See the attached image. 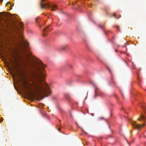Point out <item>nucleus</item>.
Instances as JSON below:
<instances>
[{"label":"nucleus","mask_w":146,"mask_h":146,"mask_svg":"<svg viewBox=\"0 0 146 146\" xmlns=\"http://www.w3.org/2000/svg\"><path fill=\"white\" fill-rule=\"evenodd\" d=\"M29 45L25 41L21 45L25 52L20 59V62L26 68L25 72L31 81L29 85L33 90L38 96L43 94L45 97H47L51 94L52 91L45 81L46 65L38 58L31 55V52L27 49Z\"/></svg>","instance_id":"nucleus-1"},{"label":"nucleus","mask_w":146,"mask_h":146,"mask_svg":"<svg viewBox=\"0 0 146 146\" xmlns=\"http://www.w3.org/2000/svg\"><path fill=\"white\" fill-rule=\"evenodd\" d=\"M23 24L21 23H19V26H18L15 23H13L11 25L12 28H13L14 31L17 34L18 36H19L20 38L23 40V38L22 35V33L23 29Z\"/></svg>","instance_id":"nucleus-2"},{"label":"nucleus","mask_w":146,"mask_h":146,"mask_svg":"<svg viewBox=\"0 0 146 146\" xmlns=\"http://www.w3.org/2000/svg\"><path fill=\"white\" fill-rule=\"evenodd\" d=\"M41 0L42 3L40 4V6L41 8L46 9L50 7L52 11H54L57 9V7L56 5L54 4H51L50 5L48 3H44V1L45 0Z\"/></svg>","instance_id":"nucleus-3"},{"label":"nucleus","mask_w":146,"mask_h":146,"mask_svg":"<svg viewBox=\"0 0 146 146\" xmlns=\"http://www.w3.org/2000/svg\"><path fill=\"white\" fill-rule=\"evenodd\" d=\"M142 108L143 109V111L141 113L140 117L138 118L137 120L140 121L142 120L145 121L146 116L143 114V112L145 114H146V108L145 107L143 106L142 107Z\"/></svg>","instance_id":"nucleus-4"},{"label":"nucleus","mask_w":146,"mask_h":146,"mask_svg":"<svg viewBox=\"0 0 146 146\" xmlns=\"http://www.w3.org/2000/svg\"><path fill=\"white\" fill-rule=\"evenodd\" d=\"M132 124L133 127L135 129H137L139 131L141 130V128L145 125V123H144L143 124H138L136 123L135 121H133L132 122Z\"/></svg>","instance_id":"nucleus-5"},{"label":"nucleus","mask_w":146,"mask_h":146,"mask_svg":"<svg viewBox=\"0 0 146 146\" xmlns=\"http://www.w3.org/2000/svg\"><path fill=\"white\" fill-rule=\"evenodd\" d=\"M50 28V27L49 26H48L43 30V33L44 36H46V35L47 34L48 32V29H49Z\"/></svg>","instance_id":"nucleus-6"},{"label":"nucleus","mask_w":146,"mask_h":146,"mask_svg":"<svg viewBox=\"0 0 146 146\" xmlns=\"http://www.w3.org/2000/svg\"><path fill=\"white\" fill-rule=\"evenodd\" d=\"M95 95H94V97L95 98L97 96V94L98 93V91L99 90V89L97 86L95 85Z\"/></svg>","instance_id":"nucleus-7"},{"label":"nucleus","mask_w":146,"mask_h":146,"mask_svg":"<svg viewBox=\"0 0 146 146\" xmlns=\"http://www.w3.org/2000/svg\"><path fill=\"white\" fill-rule=\"evenodd\" d=\"M23 85L24 88H26L27 89H28V86L29 84L27 83L26 81L23 82Z\"/></svg>","instance_id":"nucleus-8"},{"label":"nucleus","mask_w":146,"mask_h":146,"mask_svg":"<svg viewBox=\"0 0 146 146\" xmlns=\"http://www.w3.org/2000/svg\"><path fill=\"white\" fill-rule=\"evenodd\" d=\"M68 47V45H66L61 46L59 49V50H66Z\"/></svg>","instance_id":"nucleus-9"},{"label":"nucleus","mask_w":146,"mask_h":146,"mask_svg":"<svg viewBox=\"0 0 146 146\" xmlns=\"http://www.w3.org/2000/svg\"><path fill=\"white\" fill-rule=\"evenodd\" d=\"M99 95L100 96L103 97L105 96V94L102 92H100L99 94Z\"/></svg>","instance_id":"nucleus-10"},{"label":"nucleus","mask_w":146,"mask_h":146,"mask_svg":"<svg viewBox=\"0 0 146 146\" xmlns=\"http://www.w3.org/2000/svg\"><path fill=\"white\" fill-rule=\"evenodd\" d=\"M66 67H68L70 68H72V65L70 64H67L66 65Z\"/></svg>","instance_id":"nucleus-11"},{"label":"nucleus","mask_w":146,"mask_h":146,"mask_svg":"<svg viewBox=\"0 0 146 146\" xmlns=\"http://www.w3.org/2000/svg\"><path fill=\"white\" fill-rule=\"evenodd\" d=\"M39 20V19H38V18H36L35 19L36 22L37 23H38L39 22L38 20Z\"/></svg>","instance_id":"nucleus-12"},{"label":"nucleus","mask_w":146,"mask_h":146,"mask_svg":"<svg viewBox=\"0 0 146 146\" xmlns=\"http://www.w3.org/2000/svg\"><path fill=\"white\" fill-rule=\"evenodd\" d=\"M7 15V14H3L2 16H1V17H2V18H3V17H5V16H6V15Z\"/></svg>","instance_id":"nucleus-13"},{"label":"nucleus","mask_w":146,"mask_h":146,"mask_svg":"<svg viewBox=\"0 0 146 146\" xmlns=\"http://www.w3.org/2000/svg\"><path fill=\"white\" fill-rule=\"evenodd\" d=\"M3 121V118H0V123H1V122H2Z\"/></svg>","instance_id":"nucleus-14"},{"label":"nucleus","mask_w":146,"mask_h":146,"mask_svg":"<svg viewBox=\"0 0 146 146\" xmlns=\"http://www.w3.org/2000/svg\"><path fill=\"white\" fill-rule=\"evenodd\" d=\"M113 16L115 18H116V16L115 14H113Z\"/></svg>","instance_id":"nucleus-15"},{"label":"nucleus","mask_w":146,"mask_h":146,"mask_svg":"<svg viewBox=\"0 0 146 146\" xmlns=\"http://www.w3.org/2000/svg\"><path fill=\"white\" fill-rule=\"evenodd\" d=\"M10 4V3L9 2H7V5H9V4Z\"/></svg>","instance_id":"nucleus-16"},{"label":"nucleus","mask_w":146,"mask_h":146,"mask_svg":"<svg viewBox=\"0 0 146 146\" xmlns=\"http://www.w3.org/2000/svg\"><path fill=\"white\" fill-rule=\"evenodd\" d=\"M12 66L13 69L15 68V66L13 65H12Z\"/></svg>","instance_id":"nucleus-17"},{"label":"nucleus","mask_w":146,"mask_h":146,"mask_svg":"<svg viewBox=\"0 0 146 146\" xmlns=\"http://www.w3.org/2000/svg\"><path fill=\"white\" fill-rule=\"evenodd\" d=\"M116 28L117 29H118L119 28V27L118 26H116Z\"/></svg>","instance_id":"nucleus-18"},{"label":"nucleus","mask_w":146,"mask_h":146,"mask_svg":"<svg viewBox=\"0 0 146 146\" xmlns=\"http://www.w3.org/2000/svg\"><path fill=\"white\" fill-rule=\"evenodd\" d=\"M60 128H59V129H58V131H60Z\"/></svg>","instance_id":"nucleus-19"},{"label":"nucleus","mask_w":146,"mask_h":146,"mask_svg":"<svg viewBox=\"0 0 146 146\" xmlns=\"http://www.w3.org/2000/svg\"><path fill=\"white\" fill-rule=\"evenodd\" d=\"M109 71L110 72H111V71L110 70V69H109Z\"/></svg>","instance_id":"nucleus-20"},{"label":"nucleus","mask_w":146,"mask_h":146,"mask_svg":"<svg viewBox=\"0 0 146 146\" xmlns=\"http://www.w3.org/2000/svg\"><path fill=\"white\" fill-rule=\"evenodd\" d=\"M84 41H85V42H87V41L86 40H85Z\"/></svg>","instance_id":"nucleus-21"},{"label":"nucleus","mask_w":146,"mask_h":146,"mask_svg":"<svg viewBox=\"0 0 146 146\" xmlns=\"http://www.w3.org/2000/svg\"><path fill=\"white\" fill-rule=\"evenodd\" d=\"M87 48L88 49H89V48H88V46H87Z\"/></svg>","instance_id":"nucleus-22"},{"label":"nucleus","mask_w":146,"mask_h":146,"mask_svg":"<svg viewBox=\"0 0 146 146\" xmlns=\"http://www.w3.org/2000/svg\"><path fill=\"white\" fill-rule=\"evenodd\" d=\"M103 117H102L101 118H100V119H103Z\"/></svg>","instance_id":"nucleus-23"},{"label":"nucleus","mask_w":146,"mask_h":146,"mask_svg":"<svg viewBox=\"0 0 146 146\" xmlns=\"http://www.w3.org/2000/svg\"><path fill=\"white\" fill-rule=\"evenodd\" d=\"M66 98H67V99H68V98L67 97H66Z\"/></svg>","instance_id":"nucleus-24"},{"label":"nucleus","mask_w":146,"mask_h":146,"mask_svg":"<svg viewBox=\"0 0 146 146\" xmlns=\"http://www.w3.org/2000/svg\"><path fill=\"white\" fill-rule=\"evenodd\" d=\"M2 1V0H0V1Z\"/></svg>","instance_id":"nucleus-25"},{"label":"nucleus","mask_w":146,"mask_h":146,"mask_svg":"<svg viewBox=\"0 0 146 146\" xmlns=\"http://www.w3.org/2000/svg\"><path fill=\"white\" fill-rule=\"evenodd\" d=\"M51 29H49V30H50Z\"/></svg>","instance_id":"nucleus-26"}]
</instances>
